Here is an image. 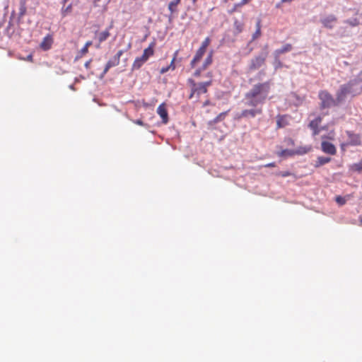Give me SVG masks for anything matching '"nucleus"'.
<instances>
[{"instance_id": "obj_7", "label": "nucleus", "mask_w": 362, "mask_h": 362, "mask_svg": "<svg viewBox=\"0 0 362 362\" xmlns=\"http://www.w3.org/2000/svg\"><path fill=\"white\" fill-rule=\"evenodd\" d=\"M348 139L347 141L341 144V148H344L347 146H358L361 144V139L358 134L346 132Z\"/></svg>"}, {"instance_id": "obj_49", "label": "nucleus", "mask_w": 362, "mask_h": 362, "mask_svg": "<svg viewBox=\"0 0 362 362\" xmlns=\"http://www.w3.org/2000/svg\"><path fill=\"white\" fill-rule=\"evenodd\" d=\"M68 1H69V0H63V1H62V4H66V2H67Z\"/></svg>"}, {"instance_id": "obj_47", "label": "nucleus", "mask_w": 362, "mask_h": 362, "mask_svg": "<svg viewBox=\"0 0 362 362\" xmlns=\"http://www.w3.org/2000/svg\"><path fill=\"white\" fill-rule=\"evenodd\" d=\"M237 30H238V32H241L242 30V28H241V26L240 25H237Z\"/></svg>"}, {"instance_id": "obj_34", "label": "nucleus", "mask_w": 362, "mask_h": 362, "mask_svg": "<svg viewBox=\"0 0 362 362\" xmlns=\"http://www.w3.org/2000/svg\"><path fill=\"white\" fill-rule=\"evenodd\" d=\"M124 51L123 50H119L117 53L115 55V57H118V59L120 60L121 56L123 54Z\"/></svg>"}, {"instance_id": "obj_31", "label": "nucleus", "mask_w": 362, "mask_h": 362, "mask_svg": "<svg viewBox=\"0 0 362 362\" xmlns=\"http://www.w3.org/2000/svg\"><path fill=\"white\" fill-rule=\"evenodd\" d=\"M175 60V57H173V60L170 62V64L169 66H168V67H169V69H171L174 70L175 69V66L174 65Z\"/></svg>"}, {"instance_id": "obj_25", "label": "nucleus", "mask_w": 362, "mask_h": 362, "mask_svg": "<svg viewBox=\"0 0 362 362\" xmlns=\"http://www.w3.org/2000/svg\"><path fill=\"white\" fill-rule=\"evenodd\" d=\"M71 8H72L71 4H69L66 8H62V16L64 17V16H66V14L71 13Z\"/></svg>"}, {"instance_id": "obj_8", "label": "nucleus", "mask_w": 362, "mask_h": 362, "mask_svg": "<svg viewBox=\"0 0 362 362\" xmlns=\"http://www.w3.org/2000/svg\"><path fill=\"white\" fill-rule=\"evenodd\" d=\"M320 22L322 23L324 27L332 29L337 22V18L334 15H329L321 18Z\"/></svg>"}, {"instance_id": "obj_51", "label": "nucleus", "mask_w": 362, "mask_h": 362, "mask_svg": "<svg viewBox=\"0 0 362 362\" xmlns=\"http://www.w3.org/2000/svg\"><path fill=\"white\" fill-rule=\"evenodd\" d=\"M69 88H70L71 89H74V86H73V85H71V86H69Z\"/></svg>"}, {"instance_id": "obj_24", "label": "nucleus", "mask_w": 362, "mask_h": 362, "mask_svg": "<svg viewBox=\"0 0 362 362\" xmlns=\"http://www.w3.org/2000/svg\"><path fill=\"white\" fill-rule=\"evenodd\" d=\"M274 66L275 69L281 68L282 66V63L279 59V57H276V55H274Z\"/></svg>"}, {"instance_id": "obj_48", "label": "nucleus", "mask_w": 362, "mask_h": 362, "mask_svg": "<svg viewBox=\"0 0 362 362\" xmlns=\"http://www.w3.org/2000/svg\"><path fill=\"white\" fill-rule=\"evenodd\" d=\"M209 101H206L204 103V105L206 106L207 105H209Z\"/></svg>"}, {"instance_id": "obj_1", "label": "nucleus", "mask_w": 362, "mask_h": 362, "mask_svg": "<svg viewBox=\"0 0 362 362\" xmlns=\"http://www.w3.org/2000/svg\"><path fill=\"white\" fill-rule=\"evenodd\" d=\"M271 86L272 83L269 81L253 85L245 94L243 99L244 105L251 108L242 110L238 117L249 119L262 115V105L268 98Z\"/></svg>"}, {"instance_id": "obj_3", "label": "nucleus", "mask_w": 362, "mask_h": 362, "mask_svg": "<svg viewBox=\"0 0 362 362\" xmlns=\"http://www.w3.org/2000/svg\"><path fill=\"white\" fill-rule=\"evenodd\" d=\"M153 54V44H151L148 47L144 50L143 54L137 57L133 64L132 69H139L143 64L148 59V58Z\"/></svg>"}, {"instance_id": "obj_37", "label": "nucleus", "mask_w": 362, "mask_h": 362, "mask_svg": "<svg viewBox=\"0 0 362 362\" xmlns=\"http://www.w3.org/2000/svg\"><path fill=\"white\" fill-rule=\"evenodd\" d=\"M134 123L141 126L144 125V122L141 119H136V121H134Z\"/></svg>"}, {"instance_id": "obj_23", "label": "nucleus", "mask_w": 362, "mask_h": 362, "mask_svg": "<svg viewBox=\"0 0 362 362\" xmlns=\"http://www.w3.org/2000/svg\"><path fill=\"white\" fill-rule=\"evenodd\" d=\"M260 34H261L260 22L258 21L257 23V30H256L255 33L253 34V35H252V40H255V39L257 38L258 37H259Z\"/></svg>"}, {"instance_id": "obj_27", "label": "nucleus", "mask_w": 362, "mask_h": 362, "mask_svg": "<svg viewBox=\"0 0 362 362\" xmlns=\"http://www.w3.org/2000/svg\"><path fill=\"white\" fill-rule=\"evenodd\" d=\"M210 43V38L209 37H206L202 43V45L200 47V48H203L204 49L206 50V47L209 46Z\"/></svg>"}, {"instance_id": "obj_22", "label": "nucleus", "mask_w": 362, "mask_h": 362, "mask_svg": "<svg viewBox=\"0 0 362 362\" xmlns=\"http://www.w3.org/2000/svg\"><path fill=\"white\" fill-rule=\"evenodd\" d=\"M212 62V52H210L209 56L206 58L204 63L203 64V69L206 68L209 64Z\"/></svg>"}, {"instance_id": "obj_15", "label": "nucleus", "mask_w": 362, "mask_h": 362, "mask_svg": "<svg viewBox=\"0 0 362 362\" xmlns=\"http://www.w3.org/2000/svg\"><path fill=\"white\" fill-rule=\"evenodd\" d=\"M112 28V25H110L108 28H107L105 30L102 31L101 33H100L98 34V40L100 42H102L106 40L109 37V36H110L109 30Z\"/></svg>"}, {"instance_id": "obj_52", "label": "nucleus", "mask_w": 362, "mask_h": 362, "mask_svg": "<svg viewBox=\"0 0 362 362\" xmlns=\"http://www.w3.org/2000/svg\"><path fill=\"white\" fill-rule=\"evenodd\" d=\"M130 47H131V45H130V44H129V45H128V48H130Z\"/></svg>"}, {"instance_id": "obj_16", "label": "nucleus", "mask_w": 362, "mask_h": 362, "mask_svg": "<svg viewBox=\"0 0 362 362\" xmlns=\"http://www.w3.org/2000/svg\"><path fill=\"white\" fill-rule=\"evenodd\" d=\"M52 42V40L51 37L46 36L45 37H44L42 42L40 43V47L44 50H47L50 48Z\"/></svg>"}, {"instance_id": "obj_21", "label": "nucleus", "mask_w": 362, "mask_h": 362, "mask_svg": "<svg viewBox=\"0 0 362 362\" xmlns=\"http://www.w3.org/2000/svg\"><path fill=\"white\" fill-rule=\"evenodd\" d=\"M205 52H206L205 49L199 47V49L197 51V53L194 57L195 58V59H198L199 61L202 59V57H203V55L204 54Z\"/></svg>"}, {"instance_id": "obj_12", "label": "nucleus", "mask_w": 362, "mask_h": 362, "mask_svg": "<svg viewBox=\"0 0 362 362\" xmlns=\"http://www.w3.org/2000/svg\"><path fill=\"white\" fill-rule=\"evenodd\" d=\"M307 151L305 150H298V151H293V150H289V149H284L282 150L279 155L280 156L286 157V156H291L294 154H303L305 153Z\"/></svg>"}, {"instance_id": "obj_46", "label": "nucleus", "mask_w": 362, "mask_h": 362, "mask_svg": "<svg viewBox=\"0 0 362 362\" xmlns=\"http://www.w3.org/2000/svg\"><path fill=\"white\" fill-rule=\"evenodd\" d=\"M111 0H105L104 1V3H105V7L110 3Z\"/></svg>"}, {"instance_id": "obj_35", "label": "nucleus", "mask_w": 362, "mask_h": 362, "mask_svg": "<svg viewBox=\"0 0 362 362\" xmlns=\"http://www.w3.org/2000/svg\"><path fill=\"white\" fill-rule=\"evenodd\" d=\"M197 62H199V60L198 59H195V58L194 57L193 59L191 61V63H190L191 66L194 67Z\"/></svg>"}, {"instance_id": "obj_4", "label": "nucleus", "mask_w": 362, "mask_h": 362, "mask_svg": "<svg viewBox=\"0 0 362 362\" xmlns=\"http://www.w3.org/2000/svg\"><path fill=\"white\" fill-rule=\"evenodd\" d=\"M319 98L321 101L320 107L323 109L329 108L339 104L337 99L334 100L332 95L325 90H322L319 93Z\"/></svg>"}, {"instance_id": "obj_2", "label": "nucleus", "mask_w": 362, "mask_h": 362, "mask_svg": "<svg viewBox=\"0 0 362 362\" xmlns=\"http://www.w3.org/2000/svg\"><path fill=\"white\" fill-rule=\"evenodd\" d=\"M359 84V81L354 79L341 85L336 94L337 103L343 102L349 95H355L360 93L361 88H358Z\"/></svg>"}, {"instance_id": "obj_5", "label": "nucleus", "mask_w": 362, "mask_h": 362, "mask_svg": "<svg viewBox=\"0 0 362 362\" xmlns=\"http://www.w3.org/2000/svg\"><path fill=\"white\" fill-rule=\"evenodd\" d=\"M267 54V52H263L252 58L249 64V70L253 71L260 68L264 64Z\"/></svg>"}, {"instance_id": "obj_30", "label": "nucleus", "mask_w": 362, "mask_h": 362, "mask_svg": "<svg viewBox=\"0 0 362 362\" xmlns=\"http://www.w3.org/2000/svg\"><path fill=\"white\" fill-rule=\"evenodd\" d=\"M249 1H250V0H241V1H240V3H238V4H236L235 5V7H240V6H243V5L246 4H247Z\"/></svg>"}, {"instance_id": "obj_19", "label": "nucleus", "mask_w": 362, "mask_h": 362, "mask_svg": "<svg viewBox=\"0 0 362 362\" xmlns=\"http://www.w3.org/2000/svg\"><path fill=\"white\" fill-rule=\"evenodd\" d=\"M26 2L25 0H21L20 1V8H19V18H22L26 13Z\"/></svg>"}, {"instance_id": "obj_6", "label": "nucleus", "mask_w": 362, "mask_h": 362, "mask_svg": "<svg viewBox=\"0 0 362 362\" xmlns=\"http://www.w3.org/2000/svg\"><path fill=\"white\" fill-rule=\"evenodd\" d=\"M188 81L192 86V93L189 95L190 98H192L195 94L197 95V98H199L200 95L207 92V88L202 83H196L192 79H189Z\"/></svg>"}, {"instance_id": "obj_9", "label": "nucleus", "mask_w": 362, "mask_h": 362, "mask_svg": "<svg viewBox=\"0 0 362 362\" xmlns=\"http://www.w3.org/2000/svg\"><path fill=\"white\" fill-rule=\"evenodd\" d=\"M157 113L162 119L163 123L167 124L168 122V114L164 103L158 107Z\"/></svg>"}, {"instance_id": "obj_41", "label": "nucleus", "mask_w": 362, "mask_h": 362, "mask_svg": "<svg viewBox=\"0 0 362 362\" xmlns=\"http://www.w3.org/2000/svg\"><path fill=\"white\" fill-rule=\"evenodd\" d=\"M264 166L265 167H268V168H269V167H274L275 166V163H269L268 164H266Z\"/></svg>"}, {"instance_id": "obj_33", "label": "nucleus", "mask_w": 362, "mask_h": 362, "mask_svg": "<svg viewBox=\"0 0 362 362\" xmlns=\"http://www.w3.org/2000/svg\"><path fill=\"white\" fill-rule=\"evenodd\" d=\"M88 48L86 47H83L81 49V54H85L88 52Z\"/></svg>"}, {"instance_id": "obj_13", "label": "nucleus", "mask_w": 362, "mask_h": 362, "mask_svg": "<svg viewBox=\"0 0 362 362\" xmlns=\"http://www.w3.org/2000/svg\"><path fill=\"white\" fill-rule=\"evenodd\" d=\"M293 49V46L291 44H286L282 47L276 49L273 54L276 57H280L281 54L291 52Z\"/></svg>"}, {"instance_id": "obj_53", "label": "nucleus", "mask_w": 362, "mask_h": 362, "mask_svg": "<svg viewBox=\"0 0 362 362\" xmlns=\"http://www.w3.org/2000/svg\"><path fill=\"white\" fill-rule=\"evenodd\" d=\"M361 223H362V218H361Z\"/></svg>"}, {"instance_id": "obj_18", "label": "nucleus", "mask_w": 362, "mask_h": 362, "mask_svg": "<svg viewBox=\"0 0 362 362\" xmlns=\"http://www.w3.org/2000/svg\"><path fill=\"white\" fill-rule=\"evenodd\" d=\"M180 0H171L168 4V9L171 13L177 11L176 7L180 4Z\"/></svg>"}, {"instance_id": "obj_20", "label": "nucleus", "mask_w": 362, "mask_h": 362, "mask_svg": "<svg viewBox=\"0 0 362 362\" xmlns=\"http://www.w3.org/2000/svg\"><path fill=\"white\" fill-rule=\"evenodd\" d=\"M350 170L354 172H362V159L357 163H354L350 166Z\"/></svg>"}, {"instance_id": "obj_28", "label": "nucleus", "mask_w": 362, "mask_h": 362, "mask_svg": "<svg viewBox=\"0 0 362 362\" xmlns=\"http://www.w3.org/2000/svg\"><path fill=\"white\" fill-rule=\"evenodd\" d=\"M346 23H349L351 26H356L359 24L358 21L356 18H353L350 20H347L346 21Z\"/></svg>"}, {"instance_id": "obj_32", "label": "nucleus", "mask_w": 362, "mask_h": 362, "mask_svg": "<svg viewBox=\"0 0 362 362\" xmlns=\"http://www.w3.org/2000/svg\"><path fill=\"white\" fill-rule=\"evenodd\" d=\"M170 69H169V67L167 66H165V67H163L160 71V73L163 74L165 73H166L167 71H168Z\"/></svg>"}, {"instance_id": "obj_17", "label": "nucleus", "mask_w": 362, "mask_h": 362, "mask_svg": "<svg viewBox=\"0 0 362 362\" xmlns=\"http://www.w3.org/2000/svg\"><path fill=\"white\" fill-rule=\"evenodd\" d=\"M331 160L329 157L319 156L317 159L315 167H320L326 163H328Z\"/></svg>"}, {"instance_id": "obj_26", "label": "nucleus", "mask_w": 362, "mask_h": 362, "mask_svg": "<svg viewBox=\"0 0 362 362\" xmlns=\"http://www.w3.org/2000/svg\"><path fill=\"white\" fill-rule=\"evenodd\" d=\"M227 112H221L220 113L213 121L214 123H216L222 119H223L226 115Z\"/></svg>"}, {"instance_id": "obj_29", "label": "nucleus", "mask_w": 362, "mask_h": 362, "mask_svg": "<svg viewBox=\"0 0 362 362\" xmlns=\"http://www.w3.org/2000/svg\"><path fill=\"white\" fill-rule=\"evenodd\" d=\"M336 202L339 205H344L346 203L345 199L344 197H340V196H338V197H336Z\"/></svg>"}, {"instance_id": "obj_11", "label": "nucleus", "mask_w": 362, "mask_h": 362, "mask_svg": "<svg viewBox=\"0 0 362 362\" xmlns=\"http://www.w3.org/2000/svg\"><path fill=\"white\" fill-rule=\"evenodd\" d=\"M322 150L328 154L334 155L336 153V148L334 145L328 142V141H322L321 144Z\"/></svg>"}, {"instance_id": "obj_40", "label": "nucleus", "mask_w": 362, "mask_h": 362, "mask_svg": "<svg viewBox=\"0 0 362 362\" xmlns=\"http://www.w3.org/2000/svg\"><path fill=\"white\" fill-rule=\"evenodd\" d=\"M90 62H91V61H90V60H89V61H88V62H86L85 63L84 66H85V67H86V69H88V68L90 67Z\"/></svg>"}, {"instance_id": "obj_39", "label": "nucleus", "mask_w": 362, "mask_h": 362, "mask_svg": "<svg viewBox=\"0 0 362 362\" xmlns=\"http://www.w3.org/2000/svg\"><path fill=\"white\" fill-rule=\"evenodd\" d=\"M281 175L282 177H287V176H288L290 175V173L288 172V171H286V172L281 173Z\"/></svg>"}, {"instance_id": "obj_44", "label": "nucleus", "mask_w": 362, "mask_h": 362, "mask_svg": "<svg viewBox=\"0 0 362 362\" xmlns=\"http://www.w3.org/2000/svg\"><path fill=\"white\" fill-rule=\"evenodd\" d=\"M91 45H92V42L88 41L84 46L88 48L89 46H90Z\"/></svg>"}, {"instance_id": "obj_42", "label": "nucleus", "mask_w": 362, "mask_h": 362, "mask_svg": "<svg viewBox=\"0 0 362 362\" xmlns=\"http://www.w3.org/2000/svg\"><path fill=\"white\" fill-rule=\"evenodd\" d=\"M200 74H201V70L198 69V70H197V71L194 72V75L195 76H199Z\"/></svg>"}, {"instance_id": "obj_10", "label": "nucleus", "mask_w": 362, "mask_h": 362, "mask_svg": "<svg viewBox=\"0 0 362 362\" xmlns=\"http://www.w3.org/2000/svg\"><path fill=\"white\" fill-rule=\"evenodd\" d=\"M119 64V59H118V57L114 56L112 58H111L106 64L105 69H104L103 73L101 74V78H103L107 74V72L108 71V70L110 68L116 66Z\"/></svg>"}, {"instance_id": "obj_14", "label": "nucleus", "mask_w": 362, "mask_h": 362, "mask_svg": "<svg viewBox=\"0 0 362 362\" xmlns=\"http://www.w3.org/2000/svg\"><path fill=\"white\" fill-rule=\"evenodd\" d=\"M320 123H318L315 119L310 121L309 123V128H310L313 132V135H317L320 133L322 129H325V127H319Z\"/></svg>"}, {"instance_id": "obj_38", "label": "nucleus", "mask_w": 362, "mask_h": 362, "mask_svg": "<svg viewBox=\"0 0 362 362\" xmlns=\"http://www.w3.org/2000/svg\"><path fill=\"white\" fill-rule=\"evenodd\" d=\"M101 0H94L93 1V4L95 7H98V6H100V4H99V2Z\"/></svg>"}, {"instance_id": "obj_36", "label": "nucleus", "mask_w": 362, "mask_h": 362, "mask_svg": "<svg viewBox=\"0 0 362 362\" xmlns=\"http://www.w3.org/2000/svg\"><path fill=\"white\" fill-rule=\"evenodd\" d=\"M202 84L204 85V86L207 88L209 86L211 85V81H208L206 82H202Z\"/></svg>"}, {"instance_id": "obj_45", "label": "nucleus", "mask_w": 362, "mask_h": 362, "mask_svg": "<svg viewBox=\"0 0 362 362\" xmlns=\"http://www.w3.org/2000/svg\"><path fill=\"white\" fill-rule=\"evenodd\" d=\"M293 0H281L282 3H289L291 2Z\"/></svg>"}, {"instance_id": "obj_43", "label": "nucleus", "mask_w": 362, "mask_h": 362, "mask_svg": "<svg viewBox=\"0 0 362 362\" xmlns=\"http://www.w3.org/2000/svg\"><path fill=\"white\" fill-rule=\"evenodd\" d=\"M318 123H321L322 122V117L321 116H318L315 119Z\"/></svg>"}, {"instance_id": "obj_50", "label": "nucleus", "mask_w": 362, "mask_h": 362, "mask_svg": "<svg viewBox=\"0 0 362 362\" xmlns=\"http://www.w3.org/2000/svg\"><path fill=\"white\" fill-rule=\"evenodd\" d=\"M277 124H278V126H279V127H281V124H280V122H279V121H278Z\"/></svg>"}]
</instances>
